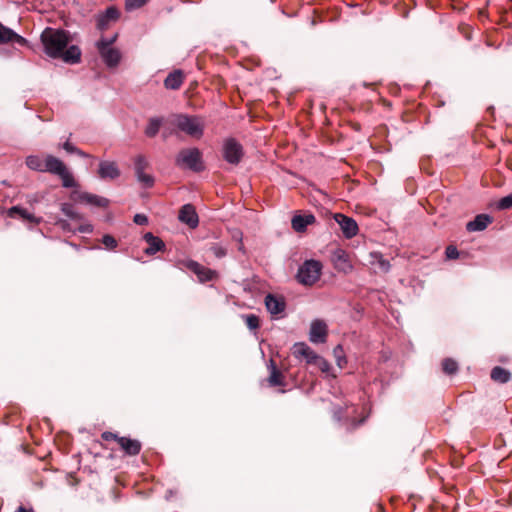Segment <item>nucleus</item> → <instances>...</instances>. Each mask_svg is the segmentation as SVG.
Here are the masks:
<instances>
[{
	"instance_id": "obj_15",
	"label": "nucleus",
	"mask_w": 512,
	"mask_h": 512,
	"mask_svg": "<svg viewBox=\"0 0 512 512\" xmlns=\"http://www.w3.org/2000/svg\"><path fill=\"white\" fill-rule=\"evenodd\" d=\"M118 444L121 449H123L124 452L130 456L138 455L141 451V443L136 439L120 437L118 439Z\"/></svg>"
},
{
	"instance_id": "obj_7",
	"label": "nucleus",
	"mask_w": 512,
	"mask_h": 512,
	"mask_svg": "<svg viewBox=\"0 0 512 512\" xmlns=\"http://www.w3.org/2000/svg\"><path fill=\"white\" fill-rule=\"evenodd\" d=\"M328 334L327 324L320 319H315L310 325L309 340L312 343L319 344L326 342Z\"/></svg>"
},
{
	"instance_id": "obj_31",
	"label": "nucleus",
	"mask_w": 512,
	"mask_h": 512,
	"mask_svg": "<svg viewBox=\"0 0 512 512\" xmlns=\"http://www.w3.org/2000/svg\"><path fill=\"white\" fill-rule=\"evenodd\" d=\"M442 369L448 375H453L458 370V364L451 358H446L442 362Z\"/></svg>"
},
{
	"instance_id": "obj_47",
	"label": "nucleus",
	"mask_w": 512,
	"mask_h": 512,
	"mask_svg": "<svg viewBox=\"0 0 512 512\" xmlns=\"http://www.w3.org/2000/svg\"><path fill=\"white\" fill-rule=\"evenodd\" d=\"M102 437H103L105 440H107V441H109V440H112V439H113V440H115V441H117V442H118V439L120 438L118 435H116V434H114V433H112V432H104V433H103V435H102Z\"/></svg>"
},
{
	"instance_id": "obj_37",
	"label": "nucleus",
	"mask_w": 512,
	"mask_h": 512,
	"mask_svg": "<svg viewBox=\"0 0 512 512\" xmlns=\"http://www.w3.org/2000/svg\"><path fill=\"white\" fill-rule=\"evenodd\" d=\"M104 17L109 21H116L120 17V12L116 7H109L105 10L104 13H102Z\"/></svg>"
},
{
	"instance_id": "obj_27",
	"label": "nucleus",
	"mask_w": 512,
	"mask_h": 512,
	"mask_svg": "<svg viewBox=\"0 0 512 512\" xmlns=\"http://www.w3.org/2000/svg\"><path fill=\"white\" fill-rule=\"evenodd\" d=\"M161 125H162L161 118H158V117L150 118L148 125L145 129L146 136H148L150 138L155 137L158 134Z\"/></svg>"
},
{
	"instance_id": "obj_40",
	"label": "nucleus",
	"mask_w": 512,
	"mask_h": 512,
	"mask_svg": "<svg viewBox=\"0 0 512 512\" xmlns=\"http://www.w3.org/2000/svg\"><path fill=\"white\" fill-rule=\"evenodd\" d=\"M102 243L107 249H114L117 247V241L116 239L111 235H104L102 237Z\"/></svg>"
},
{
	"instance_id": "obj_35",
	"label": "nucleus",
	"mask_w": 512,
	"mask_h": 512,
	"mask_svg": "<svg viewBox=\"0 0 512 512\" xmlns=\"http://www.w3.org/2000/svg\"><path fill=\"white\" fill-rule=\"evenodd\" d=\"M247 327L250 330H255L259 327V318L254 314H248L243 316Z\"/></svg>"
},
{
	"instance_id": "obj_29",
	"label": "nucleus",
	"mask_w": 512,
	"mask_h": 512,
	"mask_svg": "<svg viewBox=\"0 0 512 512\" xmlns=\"http://www.w3.org/2000/svg\"><path fill=\"white\" fill-rule=\"evenodd\" d=\"M58 176L62 180V185L64 187L73 188L77 186V183L72 173L67 169V167Z\"/></svg>"
},
{
	"instance_id": "obj_12",
	"label": "nucleus",
	"mask_w": 512,
	"mask_h": 512,
	"mask_svg": "<svg viewBox=\"0 0 512 512\" xmlns=\"http://www.w3.org/2000/svg\"><path fill=\"white\" fill-rule=\"evenodd\" d=\"M265 305L268 312L272 315H279L284 312L286 303L284 298L277 297L273 294H268L265 297Z\"/></svg>"
},
{
	"instance_id": "obj_26",
	"label": "nucleus",
	"mask_w": 512,
	"mask_h": 512,
	"mask_svg": "<svg viewBox=\"0 0 512 512\" xmlns=\"http://www.w3.org/2000/svg\"><path fill=\"white\" fill-rule=\"evenodd\" d=\"M26 165L31 170L44 172L45 159H42L39 155H30L26 158Z\"/></svg>"
},
{
	"instance_id": "obj_6",
	"label": "nucleus",
	"mask_w": 512,
	"mask_h": 512,
	"mask_svg": "<svg viewBox=\"0 0 512 512\" xmlns=\"http://www.w3.org/2000/svg\"><path fill=\"white\" fill-rule=\"evenodd\" d=\"M335 221L339 224L343 235L347 239H351L358 233V224L357 222L344 214L336 213L334 215Z\"/></svg>"
},
{
	"instance_id": "obj_51",
	"label": "nucleus",
	"mask_w": 512,
	"mask_h": 512,
	"mask_svg": "<svg viewBox=\"0 0 512 512\" xmlns=\"http://www.w3.org/2000/svg\"><path fill=\"white\" fill-rule=\"evenodd\" d=\"M81 231L82 232H87V231H91V229H89V228H82Z\"/></svg>"
},
{
	"instance_id": "obj_30",
	"label": "nucleus",
	"mask_w": 512,
	"mask_h": 512,
	"mask_svg": "<svg viewBox=\"0 0 512 512\" xmlns=\"http://www.w3.org/2000/svg\"><path fill=\"white\" fill-rule=\"evenodd\" d=\"M333 355L335 357L337 366L340 369L344 368L346 366V364H347V359H346V356H345L344 349H343L342 345H337L333 349Z\"/></svg>"
},
{
	"instance_id": "obj_23",
	"label": "nucleus",
	"mask_w": 512,
	"mask_h": 512,
	"mask_svg": "<svg viewBox=\"0 0 512 512\" xmlns=\"http://www.w3.org/2000/svg\"><path fill=\"white\" fill-rule=\"evenodd\" d=\"M370 264L379 268L382 272H388L390 269V263L386 260L381 253L372 252L370 253Z\"/></svg>"
},
{
	"instance_id": "obj_48",
	"label": "nucleus",
	"mask_w": 512,
	"mask_h": 512,
	"mask_svg": "<svg viewBox=\"0 0 512 512\" xmlns=\"http://www.w3.org/2000/svg\"><path fill=\"white\" fill-rule=\"evenodd\" d=\"M75 154H77V155H78V156H80V157H84V158H88V157H90V155H89V154H87L86 152H84V151L80 150L79 148H77V150H76Z\"/></svg>"
},
{
	"instance_id": "obj_5",
	"label": "nucleus",
	"mask_w": 512,
	"mask_h": 512,
	"mask_svg": "<svg viewBox=\"0 0 512 512\" xmlns=\"http://www.w3.org/2000/svg\"><path fill=\"white\" fill-rule=\"evenodd\" d=\"M222 153L225 161L232 165L239 164L244 154L242 145L234 138L224 140Z\"/></svg>"
},
{
	"instance_id": "obj_42",
	"label": "nucleus",
	"mask_w": 512,
	"mask_h": 512,
	"mask_svg": "<svg viewBox=\"0 0 512 512\" xmlns=\"http://www.w3.org/2000/svg\"><path fill=\"white\" fill-rule=\"evenodd\" d=\"M445 255L447 259H456L459 256V252L455 246H448L445 251Z\"/></svg>"
},
{
	"instance_id": "obj_19",
	"label": "nucleus",
	"mask_w": 512,
	"mask_h": 512,
	"mask_svg": "<svg viewBox=\"0 0 512 512\" xmlns=\"http://www.w3.org/2000/svg\"><path fill=\"white\" fill-rule=\"evenodd\" d=\"M65 168V164L57 157L53 155L46 156L44 172L59 175Z\"/></svg>"
},
{
	"instance_id": "obj_22",
	"label": "nucleus",
	"mask_w": 512,
	"mask_h": 512,
	"mask_svg": "<svg viewBox=\"0 0 512 512\" xmlns=\"http://www.w3.org/2000/svg\"><path fill=\"white\" fill-rule=\"evenodd\" d=\"M183 83V74L180 70L170 73L164 80V85L168 89H179Z\"/></svg>"
},
{
	"instance_id": "obj_45",
	"label": "nucleus",
	"mask_w": 512,
	"mask_h": 512,
	"mask_svg": "<svg viewBox=\"0 0 512 512\" xmlns=\"http://www.w3.org/2000/svg\"><path fill=\"white\" fill-rule=\"evenodd\" d=\"M62 148H63L66 152H68V153H74V154H75V152H76V150H77V147H76V146H74V145H73L71 142H69V141H66L65 143H63Z\"/></svg>"
},
{
	"instance_id": "obj_33",
	"label": "nucleus",
	"mask_w": 512,
	"mask_h": 512,
	"mask_svg": "<svg viewBox=\"0 0 512 512\" xmlns=\"http://www.w3.org/2000/svg\"><path fill=\"white\" fill-rule=\"evenodd\" d=\"M61 211L63 212L64 215H66L67 217H69L71 219H79L80 218L79 214L75 211L72 204H69V203L62 204Z\"/></svg>"
},
{
	"instance_id": "obj_3",
	"label": "nucleus",
	"mask_w": 512,
	"mask_h": 512,
	"mask_svg": "<svg viewBox=\"0 0 512 512\" xmlns=\"http://www.w3.org/2000/svg\"><path fill=\"white\" fill-rule=\"evenodd\" d=\"M175 164L183 169L200 172L204 169L202 153L198 148H185L180 150L175 159Z\"/></svg>"
},
{
	"instance_id": "obj_14",
	"label": "nucleus",
	"mask_w": 512,
	"mask_h": 512,
	"mask_svg": "<svg viewBox=\"0 0 512 512\" xmlns=\"http://www.w3.org/2000/svg\"><path fill=\"white\" fill-rule=\"evenodd\" d=\"M8 42H15L19 45H24V44H26V39L24 37L18 35L12 29H10L0 23V43H8Z\"/></svg>"
},
{
	"instance_id": "obj_44",
	"label": "nucleus",
	"mask_w": 512,
	"mask_h": 512,
	"mask_svg": "<svg viewBox=\"0 0 512 512\" xmlns=\"http://www.w3.org/2000/svg\"><path fill=\"white\" fill-rule=\"evenodd\" d=\"M134 222L138 225H145L148 223V218L144 214H136L134 216Z\"/></svg>"
},
{
	"instance_id": "obj_36",
	"label": "nucleus",
	"mask_w": 512,
	"mask_h": 512,
	"mask_svg": "<svg viewBox=\"0 0 512 512\" xmlns=\"http://www.w3.org/2000/svg\"><path fill=\"white\" fill-rule=\"evenodd\" d=\"M136 177L144 187H151L154 184L153 176H151L150 174H146L145 172L136 174Z\"/></svg>"
},
{
	"instance_id": "obj_34",
	"label": "nucleus",
	"mask_w": 512,
	"mask_h": 512,
	"mask_svg": "<svg viewBox=\"0 0 512 512\" xmlns=\"http://www.w3.org/2000/svg\"><path fill=\"white\" fill-rule=\"evenodd\" d=\"M149 0H125V9L133 11L143 7Z\"/></svg>"
},
{
	"instance_id": "obj_18",
	"label": "nucleus",
	"mask_w": 512,
	"mask_h": 512,
	"mask_svg": "<svg viewBox=\"0 0 512 512\" xmlns=\"http://www.w3.org/2000/svg\"><path fill=\"white\" fill-rule=\"evenodd\" d=\"M77 200L97 207H107L109 204L108 199L87 192L80 193Z\"/></svg>"
},
{
	"instance_id": "obj_50",
	"label": "nucleus",
	"mask_w": 512,
	"mask_h": 512,
	"mask_svg": "<svg viewBox=\"0 0 512 512\" xmlns=\"http://www.w3.org/2000/svg\"><path fill=\"white\" fill-rule=\"evenodd\" d=\"M15 512H33L32 510H27L26 508L20 506Z\"/></svg>"
},
{
	"instance_id": "obj_20",
	"label": "nucleus",
	"mask_w": 512,
	"mask_h": 512,
	"mask_svg": "<svg viewBox=\"0 0 512 512\" xmlns=\"http://www.w3.org/2000/svg\"><path fill=\"white\" fill-rule=\"evenodd\" d=\"M315 222V216L312 214L308 215H297L292 218V228L296 232H303L306 230L308 225Z\"/></svg>"
},
{
	"instance_id": "obj_25",
	"label": "nucleus",
	"mask_w": 512,
	"mask_h": 512,
	"mask_svg": "<svg viewBox=\"0 0 512 512\" xmlns=\"http://www.w3.org/2000/svg\"><path fill=\"white\" fill-rule=\"evenodd\" d=\"M511 378V374L508 370L496 366L491 371V379L499 383H507Z\"/></svg>"
},
{
	"instance_id": "obj_13",
	"label": "nucleus",
	"mask_w": 512,
	"mask_h": 512,
	"mask_svg": "<svg viewBox=\"0 0 512 512\" xmlns=\"http://www.w3.org/2000/svg\"><path fill=\"white\" fill-rule=\"evenodd\" d=\"M143 238L148 244L147 248L144 250L147 255H154L165 248L164 242L159 237L154 236L151 232L144 234Z\"/></svg>"
},
{
	"instance_id": "obj_46",
	"label": "nucleus",
	"mask_w": 512,
	"mask_h": 512,
	"mask_svg": "<svg viewBox=\"0 0 512 512\" xmlns=\"http://www.w3.org/2000/svg\"><path fill=\"white\" fill-rule=\"evenodd\" d=\"M233 238L239 241V247L238 249L242 252H244V246L242 244V233L240 231H236L233 234Z\"/></svg>"
},
{
	"instance_id": "obj_39",
	"label": "nucleus",
	"mask_w": 512,
	"mask_h": 512,
	"mask_svg": "<svg viewBox=\"0 0 512 512\" xmlns=\"http://www.w3.org/2000/svg\"><path fill=\"white\" fill-rule=\"evenodd\" d=\"M497 207L501 210H506L512 207V194H509L501 198L498 202Z\"/></svg>"
},
{
	"instance_id": "obj_16",
	"label": "nucleus",
	"mask_w": 512,
	"mask_h": 512,
	"mask_svg": "<svg viewBox=\"0 0 512 512\" xmlns=\"http://www.w3.org/2000/svg\"><path fill=\"white\" fill-rule=\"evenodd\" d=\"M491 223L492 217L487 214H479L474 220L467 223L466 229L469 232L483 231Z\"/></svg>"
},
{
	"instance_id": "obj_41",
	"label": "nucleus",
	"mask_w": 512,
	"mask_h": 512,
	"mask_svg": "<svg viewBox=\"0 0 512 512\" xmlns=\"http://www.w3.org/2000/svg\"><path fill=\"white\" fill-rule=\"evenodd\" d=\"M313 364L317 365L322 372H328L330 369L329 362L319 355H317V359L314 361Z\"/></svg>"
},
{
	"instance_id": "obj_4",
	"label": "nucleus",
	"mask_w": 512,
	"mask_h": 512,
	"mask_svg": "<svg viewBox=\"0 0 512 512\" xmlns=\"http://www.w3.org/2000/svg\"><path fill=\"white\" fill-rule=\"evenodd\" d=\"M322 264L317 260H306L298 269L296 278L299 283L311 286L320 278Z\"/></svg>"
},
{
	"instance_id": "obj_32",
	"label": "nucleus",
	"mask_w": 512,
	"mask_h": 512,
	"mask_svg": "<svg viewBox=\"0 0 512 512\" xmlns=\"http://www.w3.org/2000/svg\"><path fill=\"white\" fill-rule=\"evenodd\" d=\"M147 167H148V162H147L146 158L142 155H138L134 160L135 174L145 172V169Z\"/></svg>"
},
{
	"instance_id": "obj_9",
	"label": "nucleus",
	"mask_w": 512,
	"mask_h": 512,
	"mask_svg": "<svg viewBox=\"0 0 512 512\" xmlns=\"http://www.w3.org/2000/svg\"><path fill=\"white\" fill-rule=\"evenodd\" d=\"M178 219L188 225L190 228H196L199 218L193 205L185 204L179 211Z\"/></svg>"
},
{
	"instance_id": "obj_17",
	"label": "nucleus",
	"mask_w": 512,
	"mask_h": 512,
	"mask_svg": "<svg viewBox=\"0 0 512 512\" xmlns=\"http://www.w3.org/2000/svg\"><path fill=\"white\" fill-rule=\"evenodd\" d=\"M99 54L108 67H116L121 59L120 51L113 47L106 48L100 51Z\"/></svg>"
},
{
	"instance_id": "obj_28",
	"label": "nucleus",
	"mask_w": 512,
	"mask_h": 512,
	"mask_svg": "<svg viewBox=\"0 0 512 512\" xmlns=\"http://www.w3.org/2000/svg\"><path fill=\"white\" fill-rule=\"evenodd\" d=\"M268 382L271 386H280L283 384L282 374L276 368L273 362H271V372L268 378Z\"/></svg>"
},
{
	"instance_id": "obj_24",
	"label": "nucleus",
	"mask_w": 512,
	"mask_h": 512,
	"mask_svg": "<svg viewBox=\"0 0 512 512\" xmlns=\"http://www.w3.org/2000/svg\"><path fill=\"white\" fill-rule=\"evenodd\" d=\"M9 214H10V216L18 215L19 217H21L25 220H28L30 222L36 223V224L40 223V221H41L40 218L35 217L31 213H29L26 209L18 207V206H13L12 208H10Z\"/></svg>"
},
{
	"instance_id": "obj_2",
	"label": "nucleus",
	"mask_w": 512,
	"mask_h": 512,
	"mask_svg": "<svg viewBox=\"0 0 512 512\" xmlns=\"http://www.w3.org/2000/svg\"><path fill=\"white\" fill-rule=\"evenodd\" d=\"M173 124L175 127L193 139H200L204 134L205 124L201 117L187 114L175 116Z\"/></svg>"
},
{
	"instance_id": "obj_43",
	"label": "nucleus",
	"mask_w": 512,
	"mask_h": 512,
	"mask_svg": "<svg viewBox=\"0 0 512 512\" xmlns=\"http://www.w3.org/2000/svg\"><path fill=\"white\" fill-rule=\"evenodd\" d=\"M109 21L104 17L103 14H100L97 18V28L99 30H105L108 25H109Z\"/></svg>"
},
{
	"instance_id": "obj_21",
	"label": "nucleus",
	"mask_w": 512,
	"mask_h": 512,
	"mask_svg": "<svg viewBox=\"0 0 512 512\" xmlns=\"http://www.w3.org/2000/svg\"><path fill=\"white\" fill-rule=\"evenodd\" d=\"M64 62L75 64L80 61L81 58V50L76 45L67 46L63 51L60 57Z\"/></svg>"
},
{
	"instance_id": "obj_49",
	"label": "nucleus",
	"mask_w": 512,
	"mask_h": 512,
	"mask_svg": "<svg viewBox=\"0 0 512 512\" xmlns=\"http://www.w3.org/2000/svg\"><path fill=\"white\" fill-rule=\"evenodd\" d=\"M215 254L217 257H222L225 255V251L219 248L216 250Z\"/></svg>"
},
{
	"instance_id": "obj_11",
	"label": "nucleus",
	"mask_w": 512,
	"mask_h": 512,
	"mask_svg": "<svg viewBox=\"0 0 512 512\" xmlns=\"http://www.w3.org/2000/svg\"><path fill=\"white\" fill-rule=\"evenodd\" d=\"M292 354L299 359H304L308 364L314 363L317 355L306 343H295L292 348Z\"/></svg>"
},
{
	"instance_id": "obj_38",
	"label": "nucleus",
	"mask_w": 512,
	"mask_h": 512,
	"mask_svg": "<svg viewBox=\"0 0 512 512\" xmlns=\"http://www.w3.org/2000/svg\"><path fill=\"white\" fill-rule=\"evenodd\" d=\"M116 38H117V35H114L110 39L101 38L96 44L98 51L100 52L102 50H105L106 48L111 47V45L116 41Z\"/></svg>"
},
{
	"instance_id": "obj_1",
	"label": "nucleus",
	"mask_w": 512,
	"mask_h": 512,
	"mask_svg": "<svg viewBox=\"0 0 512 512\" xmlns=\"http://www.w3.org/2000/svg\"><path fill=\"white\" fill-rule=\"evenodd\" d=\"M41 41L48 56L59 58L70 42L69 33L62 29L48 27L42 32Z\"/></svg>"
},
{
	"instance_id": "obj_10",
	"label": "nucleus",
	"mask_w": 512,
	"mask_h": 512,
	"mask_svg": "<svg viewBox=\"0 0 512 512\" xmlns=\"http://www.w3.org/2000/svg\"><path fill=\"white\" fill-rule=\"evenodd\" d=\"M118 165L114 161H101L99 163L98 175L101 179L114 180L120 176Z\"/></svg>"
},
{
	"instance_id": "obj_8",
	"label": "nucleus",
	"mask_w": 512,
	"mask_h": 512,
	"mask_svg": "<svg viewBox=\"0 0 512 512\" xmlns=\"http://www.w3.org/2000/svg\"><path fill=\"white\" fill-rule=\"evenodd\" d=\"M185 267L192 271L193 273H195L199 281L202 283L211 281L216 275V273L213 270L206 268L193 260H188L185 263Z\"/></svg>"
}]
</instances>
